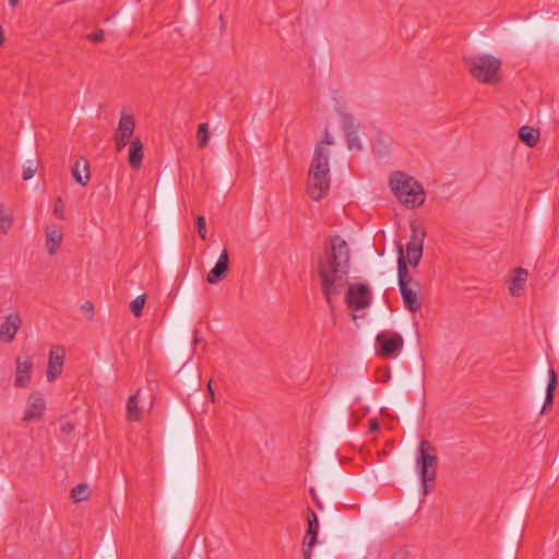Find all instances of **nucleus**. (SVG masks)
<instances>
[{
    "mask_svg": "<svg viewBox=\"0 0 559 559\" xmlns=\"http://www.w3.org/2000/svg\"><path fill=\"white\" fill-rule=\"evenodd\" d=\"M350 251L345 239L331 236L324 242V250L318 258V275L321 290L331 311H334L333 297L347 284Z\"/></svg>",
    "mask_w": 559,
    "mask_h": 559,
    "instance_id": "obj_1",
    "label": "nucleus"
},
{
    "mask_svg": "<svg viewBox=\"0 0 559 559\" xmlns=\"http://www.w3.org/2000/svg\"><path fill=\"white\" fill-rule=\"evenodd\" d=\"M334 141L328 130L324 131L323 140L314 147L313 157L308 174L307 190L310 198L319 201L328 195L330 190V152L324 145H333Z\"/></svg>",
    "mask_w": 559,
    "mask_h": 559,
    "instance_id": "obj_2",
    "label": "nucleus"
},
{
    "mask_svg": "<svg viewBox=\"0 0 559 559\" xmlns=\"http://www.w3.org/2000/svg\"><path fill=\"white\" fill-rule=\"evenodd\" d=\"M389 186L394 195L409 209L417 207L425 202V192L421 185L403 171L391 174Z\"/></svg>",
    "mask_w": 559,
    "mask_h": 559,
    "instance_id": "obj_3",
    "label": "nucleus"
},
{
    "mask_svg": "<svg viewBox=\"0 0 559 559\" xmlns=\"http://www.w3.org/2000/svg\"><path fill=\"white\" fill-rule=\"evenodd\" d=\"M397 282L404 307L409 312H417L421 308L418 298L419 282L409 275L404 258L403 246H399Z\"/></svg>",
    "mask_w": 559,
    "mask_h": 559,
    "instance_id": "obj_4",
    "label": "nucleus"
},
{
    "mask_svg": "<svg viewBox=\"0 0 559 559\" xmlns=\"http://www.w3.org/2000/svg\"><path fill=\"white\" fill-rule=\"evenodd\" d=\"M471 75L480 83L496 84L499 81L501 60L492 55H474L463 58Z\"/></svg>",
    "mask_w": 559,
    "mask_h": 559,
    "instance_id": "obj_5",
    "label": "nucleus"
},
{
    "mask_svg": "<svg viewBox=\"0 0 559 559\" xmlns=\"http://www.w3.org/2000/svg\"><path fill=\"white\" fill-rule=\"evenodd\" d=\"M416 465L426 493L427 484L435 480L438 466L437 450L427 440H421L419 443Z\"/></svg>",
    "mask_w": 559,
    "mask_h": 559,
    "instance_id": "obj_6",
    "label": "nucleus"
},
{
    "mask_svg": "<svg viewBox=\"0 0 559 559\" xmlns=\"http://www.w3.org/2000/svg\"><path fill=\"white\" fill-rule=\"evenodd\" d=\"M377 354L385 359L396 358L403 349V336L393 331H381L376 336Z\"/></svg>",
    "mask_w": 559,
    "mask_h": 559,
    "instance_id": "obj_7",
    "label": "nucleus"
},
{
    "mask_svg": "<svg viewBox=\"0 0 559 559\" xmlns=\"http://www.w3.org/2000/svg\"><path fill=\"white\" fill-rule=\"evenodd\" d=\"M371 300L372 293L367 284H348L345 301L352 311L368 308Z\"/></svg>",
    "mask_w": 559,
    "mask_h": 559,
    "instance_id": "obj_8",
    "label": "nucleus"
},
{
    "mask_svg": "<svg viewBox=\"0 0 559 559\" xmlns=\"http://www.w3.org/2000/svg\"><path fill=\"white\" fill-rule=\"evenodd\" d=\"M412 237L409 242L406 245V253H404L406 264L417 266L423 257L424 239L426 231L419 226L412 224Z\"/></svg>",
    "mask_w": 559,
    "mask_h": 559,
    "instance_id": "obj_9",
    "label": "nucleus"
},
{
    "mask_svg": "<svg viewBox=\"0 0 559 559\" xmlns=\"http://www.w3.org/2000/svg\"><path fill=\"white\" fill-rule=\"evenodd\" d=\"M64 348L62 346H53L49 353V360L46 370L48 382L55 381L62 372L64 362Z\"/></svg>",
    "mask_w": 559,
    "mask_h": 559,
    "instance_id": "obj_10",
    "label": "nucleus"
},
{
    "mask_svg": "<svg viewBox=\"0 0 559 559\" xmlns=\"http://www.w3.org/2000/svg\"><path fill=\"white\" fill-rule=\"evenodd\" d=\"M33 369V359L31 356H17L15 368L14 385L16 388H27L31 382V372Z\"/></svg>",
    "mask_w": 559,
    "mask_h": 559,
    "instance_id": "obj_11",
    "label": "nucleus"
},
{
    "mask_svg": "<svg viewBox=\"0 0 559 559\" xmlns=\"http://www.w3.org/2000/svg\"><path fill=\"white\" fill-rule=\"evenodd\" d=\"M22 326V318L19 312H12L4 317L0 324V341L11 343Z\"/></svg>",
    "mask_w": 559,
    "mask_h": 559,
    "instance_id": "obj_12",
    "label": "nucleus"
},
{
    "mask_svg": "<svg viewBox=\"0 0 559 559\" xmlns=\"http://www.w3.org/2000/svg\"><path fill=\"white\" fill-rule=\"evenodd\" d=\"M28 408L24 413L23 421L29 423L32 420L40 419L44 415L46 407L43 394L40 392H32L27 400Z\"/></svg>",
    "mask_w": 559,
    "mask_h": 559,
    "instance_id": "obj_13",
    "label": "nucleus"
},
{
    "mask_svg": "<svg viewBox=\"0 0 559 559\" xmlns=\"http://www.w3.org/2000/svg\"><path fill=\"white\" fill-rule=\"evenodd\" d=\"M344 132L347 138V146L349 150H357L361 151L362 145L359 141V138L357 135L359 124H356L354 122V118L349 114H342L341 115Z\"/></svg>",
    "mask_w": 559,
    "mask_h": 559,
    "instance_id": "obj_14",
    "label": "nucleus"
},
{
    "mask_svg": "<svg viewBox=\"0 0 559 559\" xmlns=\"http://www.w3.org/2000/svg\"><path fill=\"white\" fill-rule=\"evenodd\" d=\"M229 271V257L226 249H224L215 263L214 267L207 273L206 281L210 284H217L223 281Z\"/></svg>",
    "mask_w": 559,
    "mask_h": 559,
    "instance_id": "obj_15",
    "label": "nucleus"
},
{
    "mask_svg": "<svg viewBox=\"0 0 559 559\" xmlns=\"http://www.w3.org/2000/svg\"><path fill=\"white\" fill-rule=\"evenodd\" d=\"M45 233L48 253L55 255L63 240L62 227L57 224H50L46 226Z\"/></svg>",
    "mask_w": 559,
    "mask_h": 559,
    "instance_id": "obj_16",
    "label": "nucleus"
},
{
    "mask_svg": "<svg viewBox=\"0 0 559 559\" xmlns=\"http://www.w3.org/2000/svg\"><path fill=\"white\" fill-rule=\"evenodd\" d=\"M71 174H72V177L74 178V180L81 185L82 187H85L88 181H90V163L88 160L83 157V156H80L76 160H75V164L73 165L72 169H71Z\"/></svg>",
    "mask_w": 559,
    "mask_h": 559,
    "instance_id": "obj_17",
    "label": "nucleus"
},
{
    "mask_svg": "<svg viewBox=\"0 0 559 559\" xmlns=\"http://www.w3.org/2000/svg\"><path fill=\"white\" fill-rule=\"evenodd\" d=\"M143 160V144L140 138H134L130 143L128 162L133 169H139Z\"/></svg>",
    "mask_w": 559,
    "mask_h": 559,
    "instance_id": "obj_18",
    "label": "nucleus"
},
{
    "mask_svg": "<svg viewBox=\"0 0 559 559\" xmlns=\"http://www.w3.org/2000/svg\"><path fill=\"white\" fill-rule=\"evenodd\" d=\"M513 272L514 275L510 278L509 292L512 296H518L525 286L528 272L523 267H515Z\"/></svg>",
    "mask_w": 559,
    "mask_h": 559,
    "instance_id": "obj_19",
    "label": "nucleus"
},
{
    "mask_svg": "<svg viewBox=\"0 0 559 559\" xmlns=\"http://www.w3.org/2000/svg\"><path fill=\"white\" fill-rule=\"evenodd\" d=\"M557 372L552 367L548 369V383L546 388V396L543 405L542 413H544L554 403L555 391L557 388Z\"/></svg>",
    "mask_w": 559,
    "mask_h": 559,
    "instance_id": "obj_20",
    "label": "nucleus"
},
{
    "mask_svg": "<svg viewBox=\"0 0 559 559\" xmlns=\"http://www.w3.org/2000/svg\"><path fill=\"white\" fill-rule=\"evenodd\" d=\"M39 166V157L36 151H29L26 154V160L23 166V180L27 181L34 177Z\"/></svg>",
    "mask_w": 559,
    "mask_h": 559,
    "instance_id": "obj_21",
    "label": "nucleus"
},
{
    "mask_svg": "<svg viewBox=\"0 0 559 559\" xmlns=\"http://www.w3.org/2000/svg\"><path fill=\"white\" fill-rule=\"evenodd\" d=\"M319 526H308V531L302 542V556L304 559H310L312 555V548L317 544Z\"/></svg>",
    "mask_w": 559,
    "mask_h": 559,
    "instance_id": "obj_22",
    "label": "nucleus"
},
{
    "mask_svg": "<svg viewBox=\"0 0 559 559\" xmlns=\"http://www.w3.org/2000/svg\"><path fill=\"white\" fill-rule=\"evenodd\" d=\"M519 138L528 147H534L538 143L539 131L526 124L519 129Z\"/></svg>",
    "mask_w": 559,
    "mask_h": 559,
    "instance_id": "obj_23",
    "label": "nucleus"
},
{
    "mask_svg": "<svg viewBox=\"0 0 559 559\" xmlns=\"http://www.w3.org/2000/svg\"><path fill=\"white\" fill-rule=\"evenodd\" d=\"M135 121L134 118L130 115H122L120 117L118 128L116 130V134L121 135L122 138L131 139L134 132Z\"/></svg>",
    "mask_w": 559,
    "mask_h": 559,
    "instance_id": "obj_24",
    "label": "nucleus"
},
{
    "mask_svg": "<svg viewBox=\"0 0 559 559\" xmlns=\"http://www.w3.org/2000/svg\"><path fill=\"white\" fill-rule=\"evenodd\" d=\"M139 391L132 394L127 403V418L131 421L141 420L142 411L139 406Z\"/></svg>",
    "mask_w": 559,
    "mask_h": 559,
    "instance_id": "obj_25",
    "label": "nucleus"
},
{
    "mask_svg": "<svg viewBox=\"0 0 559 559\" xmlns=\"http://www.w3.org/2000/svg\"><path fill=\"white\" fill-rule=\"evenodd\" d=\"M88 496V486L86 484H79L71 490V498L74 502L85 501L87 500Z\"/></svg>",
    "mask_w": 559,
    "mask_h": 559,
    "instance_id": "obj_26",
    "label": "nucleus"
},
{
    "mask_svg": "<svg viewBox=\"0 0 559 559\" xmlns=\"http://www.w3.org/2000/svg\"><path fill=\"white\" fill-rule=\"evenodd\" d=\"M210 139V132L207 123L202 122L198 126V145L203 148L207 145Z\"/></svg>",
    "mask_w": 559,
    "mask_h": 559,
    "instance_id": "obj_27",
    "label": "nucleus"
},
{
    "mask_svg": "<svg viewBox=\"0 0 559 559\" xmlns=\"http://www.w3.org/2000/svg\"><path fill=\"white\" fill-rule=\"evenodd\" d=\"M13 218L4 212L3 204L0 205V231L7 234L12 226Z\"/></svg>",
    "mask_w": 559,
    "mask_h": 559,
    "instance_id": "obj_28",
    "label": "nucleus"
},
{
    "mask_svg": "<svg viewBox=\"0 0 559 559\" xmlns=\"http://www.w3.org/2000/svg\"><path fill=\"white\" fill-rule=\"evenodd\" d=\"M146 296L140 295L138 296L130 305L131 311L134 317H140L142 314L144 305H145Z\"/></svg>",
    "mask_w": 559,
    "mask_h": 559,
    "instance_id": "obj_29",
    "label": "nucleus"
},
{
    "mask_svg": "<svg viewBox=\"0 0 559 559\" xmlns=\"http://www.w3.org/2000/svg\"><path fill=\"white\" fill-rule=\"evenodd\" d=\"M197 230L201 239H206V223L205 217L203 215H198L195 217Z\"/></svg>",
    "mask_w": 559,
    "mask_h": 559,
    "instance_id": "obj_30",
    "label": "nucleus"
},
{
    "mask_svg": "<svg viewBox=\"0 0 559 559\" xmlns=\"http://www.w3.org/2000/svg\"><path fill=\"white\" fill-rule=\"evenodd\" d=\"M53 214L58 218L64 219V205H63L61 197H58L56 199L55 206H53Z\"/></svg>",
    "mask_w": 559,
    "mask_h": 559,
    "instance_id": "obj_31",
    "label": "nucleus"
},
{
    "mask_svg": "<svg viewBox=\"0 0 559 559\" xmlns=\"http://www.w3.org/2000/svg\"><path fill=\"white\" fill-rule=\"evenodd\" d=\"M104 29H97L86 35V38L91 41L100 43L104 40Z\"/></svg>",
    "mask_w": 559,
    "mask_h": 559,
    "instance_id": "obj_32",
    "label": "nucleus"
},
{
    "mask_svg": "<svg viewBox=\"0 0 559 559\" xmlns=\"http://www.w3.org/2000/svg\"><path fill=\"white\" fill-rule=\"evenodd\" d=\"M81 310L84 314L87 316L88 319H92L93 318V312H94V306L91 301H85L82 306H81Z\"/></svg>",
    "mask_w": 559,
    "mask_h": 559,
    "instance_id": "obj_33",
    "label": "nucleus"
},
{
    "mask_svg": "<svg viewBox=\"0 0 559 559\" xmlns=\"http://www.w3.org/2000/svg\"><path fill=\"white\" fill-rule=\"evenodd\" d=\"M129 140H130V139H128V138H122L121 135H119V134H116V133H115V142H116V148H117V151H121V150H123V148H124V146L127 145V143H128V141H129Z\"/></svg>",
    "mask_w": 559,
    "mask_h": 559,
    "instance_id": "obj_34",
    "label": "nucleus"
},
{
    "mask_svg": "<svg viewBox=\"0 0 559 559\" xmlns=\"http://www.w3.org/2000/svg\"><path fill=\"white\" fill-rule=\"evenodd\" d=\"M60 430L64 435H70L74 431V425L71 421H64L61 424Z\"/></svg>",
    "mask_w": 559,
    "mask_h": 559,
    "instance_id": "obj_35",
    "label": "nucleus"
},
{
    "mask_svg": "<svg viewBox=\"0 0 559 559\" xmlns=\"http://www.w3.org/2000/svg\"><path fill=\"white\" fill-rule=\"evenodd\" d=\"M306 521H307L306 524H318V518H317V514L314 513V511H312L310 509L308 510Z\"/></svg>",
    "mask_w": 559,
    "mask_h": 559,
    "instance_id": "obj_36",
    "label": "nucleus"
},
{
    "mask_svg": "<svg viewBox=\"0 0 559 559\" xmlns=\"http://www.w3.org/2000/svg\"><path fill=\"white\" fill-rule=\"evenodd\" d=\"M380 429V425L377 419H371L369 421V430L371 432L378 431Z\"/></svg>",
    "mask_w": 559,
    "mask_h": 559,
    "instance_id": "obj_37",
    "label": "nucleus"
},
{
    "mask_svg": "<svg viewBox=\"0 0 559 559\" xmlns=\"http://www.w3.org/2000/svg\"><path fill=\"white\" fill-rule=\"evenodd\" d=\"M207 391H209V396H210L211 401L215 402V393H214V389L212 386V380L207 383Z\"/></svg>",
    "mask_w": 559,
    "mask_h": 559,
    "instance_id": "obj_38",
    "label": "nucleus"
},
{
    "mask_svg": "<svg viewBox=\"0 0 559 559\" xmlns=\"http://www.w3.org/2000/svg\"><path fill=\"white\" fill-rule=\"evenodd\" d=\"M199 333L200 332L198 329H195L193 331V345H197V344L201 343V341H202V338L199 336Z\"/></svg>",
    "mask_w": 559,
    "mask_h": 559,
    "instance_id": "obj_39",
    "label": "nucleus"
},
{
    "mask_svg": "<svg viewBox=\"0 0 559 559\" xmlns=\"http://www.w3.org/2000/svg\"><path fill=\"white\" fill-rule=\"evenodd\" d=\"M391 559H408L405 552H396Z\"/></svg>",
    "mask_w": 559,
    "mask_h": 559,
    "instance_id": "obj_40",
    "label": "nucleus"
},
{
    "mask_svg": "<svg viewBox=\"0 0 559 559\" xmlns=\"http://www.w3.org/2000/svg\"><path fill=\"white\" fill-rule=\"evenodd\" d=\"M19 3V0H9V4L12 7V8H15Z\"/></svg>",
    "mask_w": 559,
    "mask_h": 559,
    "instance_id": "obj_41",
    "label": "nucleus"
},
{
    "mask_svg": "<svg viewBox=\"0 0 559 559\" xmlns=\"http://www.w3.org/2000/svg\"><path fill=\"white\" fill-rule=\"evenodd\" d=\"M310 492H311V495H312L313 499H314V500H317V496H316V492H314V489H313V488H311V489H310Z\"/></svg>",
    "mask_w": 559,
    "mask_h": 559,
    "instance_id": "obj_42",
    "label": "nucleus"
},
{
    "mask_svg": "<svg viewBox=\"0 0 559 559\" xmlns=\"http://www.w3.org/2000/svg\"><path fill=\"white\" fill-rule=\"evenodd\" d=\"M409 512L411 513L417 512V509L413 508Z\"/></svg>",
    "mask_w": 559,
    "mask_h": 559,
    "instance_id": "obj_43",
    "label": "nucleus"
},
{
    "mask_svg": "<svg viewBox=\"0 0 559 559\" xmlns=\"http://www.w3.org/2000/svg\"><path fill=\"white\" fill-rule=\"evenodd\" d=\"M173 559H178V558L175 556V557H173Z\"/></svg>",
    "mask_w": 559,
    "mask_h": 559,
    "instance_id": "obj_44",
    "label": "nucleus"
}]
</instances>
